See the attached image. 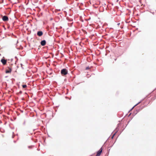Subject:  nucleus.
Listing matches in <instances>:
<instances>
[{"label": "nucleus", "mask_w": 156, "mask_h": 156, "mask_svg": "<svg viewBox=\"0 0 156 156\" xmlns=\"http://www.w3.org/2000/svg\"><path fill=\"white\" fill-rule=\"evenodd\" d=\"M61 74L64 76H65L68 73V71L67 69H62L61 71Z\"/></svg>", "instance_id": "f257e3e1"}, {"label": "nucleus", "mask_w": 156, "mask_h": 156, "mask_svg": "<svg viewBox=\"0 0 156 156\" xmlns=\"http://www.w3.org/2000/svg\"><path fill=\"white\" fill-rule=\"evenodd\" d=\"M12 68L11 67H7L5 71V73H10L12 71Z\"/></svg>", "instance_id": "f03ea898"}, {"label": "nucleus", "mask_w": 156, "mask_h": 156, "mask_svg": "<svg viewBox=\"0 0 156 156\" xmlns=\"http://www.w3.org/2000/svg\"><path fill=\"white\" fill-rule=\"evenodd\" d=\"M102 151V149L101 148L100 150L97 152L96 156H100L101 154Z\"/></svg>", "instance_id": "7ed1b4c3"}, {"label": "nucleus", "mask_w": 156, "mask_h": 156, "mask_svg": "<svg viewBox=\"0 0 156 156\" xmlns=\"http://www.w3.org/2000/svg\"><path fill=\"white\" fill-rule=\"evenodd\" d=\"M1 62L3 65H5L6 64L7 62V60L4 59H2L1 60Z\"/></svg>", "instance_id": "20e7f679"}, {"label": "nucleus", "mask_w": 156, "mask_h": 156, "mask_svg": "<svg viewBox=\"0 0 156 156\" xmlns=\"http://www.w3.org/2000/svg\"><path fill=\"white\" fill-rule=\"evenodd\" d=\"M2 20L4 21H7L9 20L8 17L6 16H4L3 17Z\"/></svg>", "instance_id": "39448f33"}, {"label": "nucleus", "mask_w": 156, "mask_h": 156, "mask_svg": "<svg viewBox=\"0 0 156 156\" xmlns=\"http://www.w3.org/2000/svg\"><path fill=\"white\" fill-rule=\"evenodd\" d=\"M37 34L38 36L40 37L42 35L43 33L41 31H38L37 32Z\"/></svg>", "instance_id": "423d86ee"}, {"label": "nucleus", "mask_w": 156, "mask_h": 156, "mask_svg": "<svg viewBox=\"0 0 156 156\" xmlns=\"http://www.w3.org/2000/svg\"><path fill=\"white\" fill-rule=\"evenodd\" d=\"M46 44V42L45 40H43L41 41V45L43 46H44Z\"/></svg>", "instance_id": "0eeeda50"}, {"label": "nucleus", "mask_w": 156, "mask_h": 156, "mask_svg": "<svg viewBox=\"0 0 156 156\" xmlns=\"http://www.w3.org/2000/svg\"><path fill=\"white\" fill-rule=\"evenodd\" d=\"M22 87L23 88H25L27 87V85H22Z\"/></svg>", "instance_id": "6e6552de"}, {"label": "nucleus", "mask_w": 156, "mask_h": 156, "mask_svg": "<svg viewBox=\"0 0 156 156\" xmlns=\"http://www.w3.org/2000/svg\"><path fill=\"white\" fill-rule=\"evenodd\" d=\"M90 69V68L89 67H87L86 68V69L88 70V69Z\"/></svg>", "instance_id": "1a4fd4ad"}, {"label": "nucleus", "mask_w": 156, "mask_h": 156, "mask_svg": "<svg viewBox=\"0 0 156 156\" xmlns=\"http://www.w3.org/2000/svg\"><path fill=\"white\" fill-rule=\"evenodd\" d=\"M138 104H136V105H137Z\"/></svg>", "instance_id": "9d476101"}]
</instances>
